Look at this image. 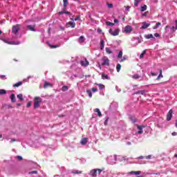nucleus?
Wrapping results in <instances>:
<instances>
[{"mask_svg": "<svg viewBox=\"0 0 177 177\" xmlns=\"http://www.w3.org/2000/svg\"><path fill=\"white\" fill-rule=\"evenodd\" d=\"M34 100V107L35 109H38L39 107V104L42 103V98L41 97H35Z\"/></svg>", "mask_w": 177, "mask_h": 177, "instance_id": "f257e3e1", "label": "nucleus"}, {"mask_svg": "<svg viewBox=\"0 0 177 177\" xmlns=\"http://www.w3.org/2000/svg\"><path fill=\"white\" fill-rule=\"evenodd\" d=\"M20 27H21V24H16V25L13 26L11 32L15 35L17 34V32H19V31H20Z\"/></svg>", "mask_w": 177, "mask_h": 177, "instance_id": "f03ea898", "label": "nucleus"}, {"mask_svg": "<svg viewBox=\"0 0 177 177\" xmlns=\"http://www.w3.org/2000/svg\"><path fill=\"white\" fill-rule=\"evenodd\" d=\"M109 34H111V35H113V37H116V35H118L120 34V29H115V30H113L112 29H109Z\"/></svg>", "mask_w": 177, "mask_h": 177, "instance_id": "7ed1b4c3", "label": "nucleus"}, {"mask_svg": "<svg viewBox=\"0 0 177 177\" xmlns=\"http://www.w3.org/2000/svg\"><path fill=\"white\" fill-rule=\"evenodd\" d=\"M103 62L101 64L102 66H109L110 64V60L109 59V58L104 57L102 58Z\"/></svg>", "mask_w": 177, "mask_h": 177, "instance_id": "20e7f679", "label": "nucleus"}, {"mask_svg": "<svg viewBox=\"0 0 177 177\" xmlns=\"http://www.w3.org/2000/svg\"><path fill=\"white\" fill-rule=\"evenodd\" d=\"M124 32L126 34H131L132 32V26L127 25L124 27Z\"/></svg>", "mask_w": 177, "mask_h": 177, "instance_id": "39448f33", "label": "nucleus"}, {"mask_svg": "<svg viewBox=\"0 0 177 177\" xmlns=\"http://www.w3.org/2000/svg\"><path fill=\"white\" fill-rule=\"evenodd\" d=\"M66 27L67 28H75V22L74 21H69L68 23H66Z\"/></svg>", "mask_w": 177, "mask_h": 177, "instance_id": "423d86ee", "label": "nucleus"}, {"mask_svg": "<svg viewBox=\"0 0 177 177\" xmlns=\"http://www.w3.org/2000/svg\"><path fill=\"white\" fill-rule=\"evenodd\" d=\"M174 111H172V109H170L169 111V112L167 113V121H171V118H172V114H173Z\"/></svg>", "mask_w": 177, "mask_h": 177, "instance_id": "0eeeda50", "label": "nucleus"}, {"mask_svg": "<svg viewBox=\"0 0 177 177\" xmlns=\"http://www.w3.org/2000/svg\"><path fill=\"white\" fill-rule=\"evenodd\" d=\"M26 28H28V30H29V31H33V32L37 31V30H35V24H33V25H28V26H26Z\"/></svg>", "mask_w": 177, "mask_h": 177, "instance_id": "6e6552de", "label": "nucleus"}, {"mask_svg": "<svg viewBox=\"0 0 177 177\" xmlns=\"http://www.w3.org/2000/svg\"><path fill=\"white\" fill-rule=\"evenodd\" d=\"M6 44H8V45H20V41H5Z\"/></svg>", "mask_w": 177, "mask_h": 177, "instance_id": "1a4fd4ad", "label": "nucleus"}, {"mask_svg": "<svg viewBox=\"0 0 177 177\" xmlns=\"http://www.w3.org/2000/svg\"><path fill=\"white\" fill-rule=\"evenodd\" d=\"M129 120H130V121H131L133 124H136V122H138V119H136V118L131 115H129Z\"/></svg>", "mask_w": 177, "mask_h": 177, "instance_id": "9d476101", "label": "nucleus"}, {"mask_svg": "<svg viewBox=\"0 0 177 177\" xmlns=\"http://www.w3.org/2000/svg\"><path fill=\"white\" fill-rule=\"evenodd\" d=\"M97 174V169H92L90 172V175L93 177H96Z\"/></svg>", "mask_w": 177, "mask_h": 177, "instance_id": "9b49d317", "label": "nucleus"}, {"mask_svg": "<svg viewBox=\"0 0 177 177\" xmlns=\"http://www.w3.org/2000/svg\"><path fill=\"white\" fill-rule=\"evenodd\" d=\"M88 143V138H84L81 140L80 144L85 146Z\"/></svg>", "mask_w": 177, "mask_h": 177, "instance_id": "f8f14e48", "label": "nucleus"}, {"mask_svg": "<svg viewBox=\"0 0 177 177\" xmlns=\"http://www.w3.org/2000/svg\"><path fill=\"white\" fill-rule=\"evenodd\" d=\"M80 64L81 66H84V67H86L87 66H89V62L85 59L84 61H81Z\"/></svg>", "mask_w": 177, "mask_h": 177, "instance_id": "ddd939ff", "label": "nucleus"}, {"mask_svg": "<svg viewBox=\"0 0 177 177\" xmlns=\"http://www.w3.org/2000/svg\"><path fill=\"white\" fill-rule=\"evenodd\" d=\"M142 174V171H131L130 172H129V175H140Z\"/></svg>", "mask_w": 177, "mask_h": 177, "instance_id": "4468645a", "label": "nucleus"}, {"mask_svg": "<svg viewBox=\"0 0 177 177\" xmlns=\"http://www.w3.org/2000/svg\"><path fill=\"white\" fill-rule=\"evenodd\" d=\"M48 86H50V88H52L53 86V84L48 82H45L44 84V88H48Z\"/></svg>", "mask_w": 177, "mask_h": 177, "instance_id": "2eb2a0df", "label": "nucleus"}, {"mask_svg": "<svg viewBox=\"0 0 177 177\" xmlns=\"http://www.w3.org/2000/svg\"><path fill=\"white\" fill-rule=\"evenodd\" d=\"M10 99L11 100L12 103H15V102H16V95L12 93L10 96Z\"/></svg>", "mask_w": 177, "mask_h": 177, "instance_id": "dca6fc26", "label": "nucleus"}, {"mask_svg": "<svg viewBox=\"0 0 177 177\" xmlns=\"http://www.w3.org/2000/svg\"><path fill=\"white\" fill-rule=\"evenodd\" d=\"M147 27H150V24L143 22L141 28H142L143 30H145V28H147Z\"/></svg>", "mask_w": 177, "mask_h": 177, "instance_id": "f3484780", "label": "nucleus"}, {"mask_svg": "<svg viewBox=\"0 0 177 177\" xmlns=\"http://www.w3.org/2000/svg\"><path fill=\"white\" fill-rule=\"evenodd\" d=\"M145 93H146V90L136 91L134 95H145Z\"/></svg>", "mask_w": 177, "mask_h": 177, "instance_id": "a211bd4d", "label": "nucleus"}, {"mask_svg": "<svg viewBox=\"0 0 177 177\" xmlns=\"http://www.w3.org/2000/svg\"><path fill=\"white\" fill-rule=\"evenodd\" d=\"M23 85V82H18L13 85L14 88H19V86H21Z\"/></svg>", "mask_w": 177, "mask_h": 177, "instance_id": "6ab92c4d", "label": "nucleus"}, {"mask_svg": "<svg viewBox=\"0 0 177 177\" xmlns=\"http://www.w3.org/2000/svg\"><path fill=\"white\" fill-rule=\"evenodd\" d=\"M64 3V10H66L67 9V5H68V0H63Z\"/></svg>", "mask_w": 177, "mask_h": 177, "instance_id": "aec40b11", "label": "nucleus"}, {"mask_svg": "<svg viewBox=\"0 0 177 177\" xmlns=\"http://www.w3.org/2000/svg\"><path fill=\"white\" fill-rule=\"evenodd\" d=\"M159 75L158 76V77L156 78V80H160V78H163V75H162V69H159Z\"/></svg>", "mask_w": 177, "mask_h": 177, "instance_id": "412c9836", "label": "nucleus"}, {"mask_svg": "<svg viewBox=\"0 0 177 177\" xmlns=\"http://www.w3.org/2000/svg\"><path fill=\"white\" fill-rule=\"evenodd\" d=\"M102 80H110V77H109L108 75L102 73Z\"/></svg>", "mask_w": 177, "mask_h": 177, "instance_id": "4be33fe9", "label": "nucleus"}, {"mask_svg": "<svg viewBox=\"0 0 177 177\" xmlns=\"http://www.w3.org/2000/svg\"><path fill=\"white\" fill-rule=\"evenodd\" d=\"M79 42H80V44H84V42H85V38L84 37V36L80 37Z\"/></svg>", "mask_w": 177, "mask_h": 177, "instance_id": "5701e85b", "label": "nucleus"}, {"mask_svg": "<svg viewBox=\"0 0 177 177\" xmlns=\"http://www.w3.org/2000/svg\"><path fill=\"white\" fill-rule=\"evenodd\" d=\"M138 129H139V131H138V133H139V134L143 133V127L142 126H138Z\"/></svg>", "mask_w": 177, "mask_h": 177, "instance_id": "b1692460", "label": "nucleus"}, {"mask_svg": "<svg viewBox=\"0 0 177 177\" xmlns=\"http://www.w3.org/2000/svg\"><path fill=\"white\" fill-rule=\"evenodd\" d=\"M145 38H146V39H150L151 38H153L154 39V36H153L152 34H149V35H146L145 36Z\"/></svg>", "mask_w": 177, "mask_h": 177, "instance_id": "393cba45", "label": "nucleus"}, {"mask_svg": "<svg viewBox=\"0 0 177 177\" xmlns=\"http://www.w3.org/2000/svg\"><path fill=\"white\" fill-rule=\"evenodd\" d=\"M95 113H97L98 114V117H101L102 116V112H100V110L99 109H94Z\"/></svg>", "mask_w": 177, "mask_h": 177, "instance_id": "a878e982", "label": "nucleus"}, {"mask_svg": "<svg viewBox=\"0 0 177 177\" xmlns=\"http://www.w3.org/2000/svg\"><path fill=\"white\" fill-rule=\"evenodd\" d=\"M48 46H50V48H51V49H55L56 48H59V45H52L49 43H48Z\"/></svg>", "mask_w": 177, "mask_h": 177, "instance_id": "bb28decb", "label": "nucleus"}, {"mask_svg": "<svg viewBox=\"0 0 177 177\" xmlns=\"http://www.w3.org/2000/svg\"><path fill=\"white\" fill-rule=\"evenodd\" d=\"M103 48H104V40L100 41V49L101 50H103Z\"/></svg>", "mask_w": 177, "mask_h": 177, "instance_id": "cd10ccee", "label": "nucleus"}, {"mask_svg": "<svg viewBox=\"0 0 177 177\" xmlns=\"http://www.w3.org/2000/svg\"><path fill=\"white\" fill-rule=\"evenodd\" d=\"M140 10L141 12H145V10H147V6L144 5L143 6H142Z\"/></svg>", "mask_w": 177, "mask_h": 177, "instance_id": "c85d7f7f", "label": "nucleus"}, {"mask_svg": "<svg viewBox=\"0 0 177 177\" xmlns=\"http://www.w3.org/2000/svg\"><path fill=\"white\" fill-rule=\"evenodd\" d=\"M17 97L19 99V100L23 101L24 99L23 98V94H19L17 95Z\"/></svg>", "mask_w": 177, "mask_h": 177, "instance_id": "c756f323", "label": "nucleus"}, {"mask_svg": "<svg viewBox=\"0 0 177 177\" xmlns=\"http://www.w3.org/2000/svg\"><path fill=\"white\" fill-rule=\"evenodd\" d=\"M62 91L63 92H66V91H68V86H63L62 88Z\"/></svg>", "mask_w": 177, "mask_h": 177, "instance_id": "7c9ffc66", "label": "nucleus"}, {"mask_svg": "<svg viewBox=\"0 0 177 177\" xmlns=\"http://www.w3.org/2000/svg\"><path fill=\"white\" fill-rule=\"evenodd\" d=\"M141 1L142 0H134V6H138Z\"/></svg>", "mask_w": 177, "mask_h": 177, "instance_id": "2f4dec72", "label": "nucleus"}, {"mask_svg": "<svg viewBox=\"0 0 177 177\" xmlns=\"http://www.w3.org/2000/svg\"><path fill=\"white\" fill-rule=\"evenodd\" d=\"M116 70H117L118 73H120V71L121 70V64H117Z\"/></svg>", "mask_w": 177, "mask_h": 177, "instance_id": "473e14b6", "label": "nucleus"}, {"mask_svg": "<svg viewBox=\"0 0 177 177\" xmlns=\"http://www.w3.org/2000/svg\"><path fill=\"white\" fill-rule=\"evenodd\" d=\"M145 55H146V50H145L143 51V53H142L140 55V59H143V57H145Z\"/></svg>", "mask_w": 177, "mask_h": 177, "instance_id": "72a5a7b5", "label": "nucleus"}, {"mask_svg": "<svg viewBox=\"0 0 177 177\" xmlns=\"http://www.w3.org/2000/svg\"><path fill=\"white\" fill-rule=\"evenodd\" d=\"M105 50H106V53H109V55L113 53V51H111V50H110V48H106Z\"/></svg>", "mask_w": 177, "mask_h": 177, "instance_id": "f704fd0d", "label": "nucleus"}, {"mask_svg": "<svg viewBox=\"0 0 177 177\" xmlns=\"http://www.w3.org/2000/svg\"><path fill=\"white\" fill-rule=\"evenodd\" d=\"M6 90L5 89H0V95H6Z\"/></svg>", "mask_w": 177, "mask_h": 177, "instance_id": "c9c22d12", "label": "nucleus"}, {"mask_svg": "<svg viewBox=\"0 0 177 177\" xmlns=\"http://www.w3.org/2000/svg\"><path fill=\"white\" fill-rule=\"evenodd\" d=\"M106 5H107V7H108L109 9H113V3H109V2H107V3H106Z\"/></svg>", "mask_w": 177, "mask_h": 177, "instance_id": "e433bc0d", "label": "nucleus"}, {"mask_svg": "<svg viewBox=\"0 0 177 177\" xmlns=\"http://www.w3.org/2000/svg\"><path fill=\"white\" fill-rule=\"evenodd\" d=\"M97 85L99 86L100 89H104V88H105L104 84H97Z\"/></svg>", "mask_w": 177, "mask_h": 177, "instance_id": "4c0bfd02", "label": "nucleus"}, {"mask_svg": "<svg viewBox=\"0 0 177 177\" xmlns=\"http://www.w3.org/2000/svg\"><path fill=\"white\" fill-rule=\"evenodd\" d=\"M33 174H38V171H37V170H34V171H30L29 172V174L30 175H33Z\"/></svg>", "mask_w": 177, "mask_h": 177, "instance_id": "58836bf2", "label": "nucleus"}, {"mask_svg": "<svg viewBox=\"0 0 177 177\" xmlns=\"http://www.w3.org/2000/svg\"><path fill=\"white\" fill-rule=\"evenodd\" d=\"M86 93H88L89 97H92V91L91 90H86Z\"/></svg>", "mask_w": 177, "mask_h": 177, "instance_id": "ea45409f", "label": "nucleus"}, {"mask_svg": "<svg viewBox=\"0 0 177 177\" xmlns=\"http://www.w3.org/2000/svg\"><path fill=\"white\" fill-rule=\"evenodd\" d=\"M133 78H134V80H139V78H140V76L139 75H133Z\"/></svg>", "mask_w": 177, "mask_h": 177, "instance_id": "a19ab883", "label": "nucleus"}, {"mask_svg": "<svg viewBox=\"0 0 177 177\" xmlns=\"http://www.w3.org/2000/svg\"><path fill=\"white\" fill-rule=\"evenodd\" d=\"M118 57L119 59H121V57H122V51H120L118 55Z\"/></svg>", "mask_w": 177, "mask_h": 177, "instance_id": "79ce46f5", "label": "nucleus"}, {"mask_svg": "<svg viewBox=\"0 0 177 177\" xmlns=\"http://www.w3.org/2000/svg\"><path fill=\"white\" fill-rule=\"evenodd\" d=\"M127 59V56H124L123 58L120 60V63L125 62Z\"/></svg>", "mask_w": 177, "mask_h": 177, "instance_id": "37998d69", "label": "nucleus"}, {"mask_svg": "<svg viewBox=\"0 0 177 177\" xmlns=\"http://www.w3.org/2000/svg\"><path fill=\"white\" fill-rule=\"evenodd\" d=\"M74 20H75V21H77L78 20H81V16L80 15H77Z\"/></svg>", "mask_w": 177, "mask_h": 177, "instance_id": "c03bdc74", "label": "nucleus"}, {"mask_svg": "<svg viewBox=\"0 0 177 177\" xmlns=\"http://www.w3.org/2000/svg\"><path fill=\"white\" fill-rule=\"evenodd\" d=\"M73 174H82V171H78V170H76V171H72Z\"/></svg>", "mask_w": 177, "mask_h": 177, "instance_id": "a18cd8bd", "label": "nucleus"}, {"mask_svg": "<svg viewBox=\"0 0 177 177\" xmlns=\"http://www.w3.org/2000/svg\"><path fill=\"white\" fill-rule=\"evenodd\" d=\"M108 122H109V118H106V119L105 120V121L104 122V125L107 126Z\"/></svg>", "mask_w": 177, "mask_h": 177, "instance_id": "49530a36", "label": "nucleus"}, {"mask_svg": "<svg viewBox=\"0 0 177 177\" xmlns=\"http://www.w3.org/2000/svg\"><path fill=\"white\" fill-rule=\"evenodd\" d=\"M104 170V169H97V172L99 174H100V173L101 172H102Z\"/></svg>", "mask_w": 177, "mask_h": 177, "instance_id": "de8ad7c7", "label": "nucleus"}, {"mask_svg": "<svg viewBox=\"0 0 177 177\" xmlns=\"http://www.w3.org/2000/svg\"><path fill=\"white\" fill-rule=\"evenodd\" d=\"M106 26H114V23H111L110 21L106 22Z\"/></svg>", "mask_w": 177, "mask_h": 177, "instance_id": "09e8293b", "label": "nucleus"}, {"mask_svg": "<svg viewBox=\"0 0 177 177\" xmlns=\"http://www.w3.org/2000/svg\"><path fill=\"white\" fill-rule=\"evenodd\" d=\"M151 75H152V77H156L158 75V74L154 72H151Z\"/></svg>", "mask_w": 177, "mask_h": 177, "instance_id": "8fccbe9b", "label": "nucleus"}, {"mask_svg": "<svg viewBox=\"0 0 177 177\" xmlns=\"http://www.w3.org/2000/svg\"><path fill=\"white\" fill-rule=\"evenodd\" d=\"M17 158L19 161H21V160H23V157H21V156H17Z\"/></svg>", "mask_w": 177, "mask_h": 177, "instance_id": "3c124183", "label": "nucleus"}, {"mask_svg": "<svg viewBox=\"0 0 177 177\" xmlns=\"http://www.w3.org/2000/svg\"><path fill=\"white\" fill-rule=\"evenodd\" d=\"M124 8H126V10H127V12H129V10L131 9V6H124Z\"/></svg>", "mask_w": 177, "mask_h": 177, "instance_id": "603ef678", "label": "nucleus"}, {"mask_svg": "<svg viewBox=\"0 0 177 177\" xmlns=\"http://www.w3.org/2000/svg\"><path fill=\"white\" fill-rule=\"evenodd\" d=\"M146 160H150V158H151V155H149L145 157Z\"/></svg>", "mask_w": 177, "mask_h": 177, "instance_id": "864d4df0", "label": "nucleus"}, {"mask_svg": "<svg viewBox=\"0 0 177 177\" xmlns=\"http://www.w3.org/2000/svg\"><path fill=\"white\" fill-rule=\"evenodd\" d=\"M64 13H65V15H71V12L65 10H64Z\"/></svg>", "mask_w": 177, "mask_h": 177, "instance_id": "5fc2aeb1", "label": "nucleus"}, {"mask_svg": "<svg viewBox=\"0 0 177 177\" xmlns=\"http://www.w3.org/2000/svg\"><path fill=\"white\" fill-rule=\"evenodd\" d=\"M64 10H66L64 9L63 11H61V12H58V14L59 15V16H61V15L64 14Z\"/></svg>", "mask_w": 177, "mask_h": 177, "instance_id": "6e6d98bb", "label": "nucleus"}, {"mask_svg": "<svg viewBox=\"0 0 177 177\" xmlns=\"http://www.w3.org/2000/svg\"><path fill=\"white\" fill-rule=\"evenodd\" d=\"M175 28H176L175 26H172V27H171V32H175Z\"/></svg>", "mask_w": 177, "mask_h": 177, "instance_id": "4d7b16f0", "label": "nucleus"}, {"mask_svg": "<svg viewBox=\"0 0 177 177\" xmlns=\"http://www.w3.org/2000/svg\"><path fill=\"white\" fill-rule=\"evenodd\" d=\"M91 90L93 91V92H97V88H92Z\"/></svg>", "mask_w": 177, "mask_h": 177, "instance_id": "13d9d810", "label": "nucleus"}, {"mask_svg": "<svg viewBox=\"0 0 177 177\" xmlns=\"http://www.w3.org/2000/svg\"><path fill=\"white\" fill-rule=\"evenodd\" d=\"M154 37H156V38H158V37H160V34H158V33H155V34H154Z\"/></svg>", "mask_w": 177, "mask_h": 177, "instance_id": "bf43d9fd", "label": "nucleus"}, {"mask_svg": "<svg viewBox=\"0 0 177 177\" xmlns=\"http://www.w3.org/2000/svg\"><path fill=\"white\" fill-rule=\"evenodd\" d=\"M172 136H176L177 135V133L176 131H174L172 133H171Z\"/></svg>", "mask_w": 177, "mask_h": 177, "instance_id": "052dcab7", "label": "nucleus"}, {"mask_svg": "<svg viewBox=\"0 0 177 177\" xmlns=\"http://www.w3.org/2000/svg\"><path fill=\"white\" fill-rule=\"evenodd\" d=\"M26 107H31V102H28L26 105Z\"/></svg>", "mask_w": 177, "mask_h": 177, "instance_id": "680f3d73", "label": "nucleus"}, {"mask_svg": "<svg viewBox=\"0 0 177 177\" xmlns=\"http://www.w3.org/2000/svg\"><path fill=\"white\" fill-rule=\"evenodd\" d=\"M157 28H158V26H157V25H156L155 26L153 27V30H157Z\"/></svg>", "mask_w": 177, "mask_h": 177, "instance_id": "e2e57ef3", "label": "nucleus"}, {"mask_svg": "<svg viewBox=\"0 0 177 177\" xmlns=\"http://www.w3.org/2000/svg\"><path fill=\"white\" fill-rule=\"evenodd\" d=\"M156 26H157V27H158L159 26H161V23L157 22V23H156Z\"/></svg>", "mask_w": 177, "mask_h": 177, "instance_id": "0e129e2a", "label": "nucleus"}, {"mask_svg": "<svg viewBox=\"0 0 177 177\" xmlns=\"http://www.w3.org/2000/svg\"><path fill=\"white\" fill-rule=\"evenodd\" d=\"M97 31L99 33H100V32H102V29L98 28V29L97 30Z\"/></svg>", "mask_w": 177, "mask_h": 177, "instance_id": "69168bd1", "label": "nucleus"}, {"mask_svg": "<svg viewBox=\"0 0 177 177\" xmlns=\"http://www.w3.org/2000/svg\"><path fill=\"white\" fill-rule=\"evenodd\" d=\"M114 23H115V24L118 23V19H114Z\"/></svg>", "mask_w": 177, "mask_h": 177, "instance_id": "338daca9", "label": "nucleus"}, {"mask_svg": "<svg viewBox=\"0 0 177 177\" xmlns=\"http://www.w3.org/2000/svg\"><path fill=\"white\" fill-rule=\"evenodd\" d=\"M176 30H177V20H176Z\"/></svg>", "mask_w": 177, "mask_h": 177, "instance_id": "774afa93", "label": "nucleus"}]
</instances>
